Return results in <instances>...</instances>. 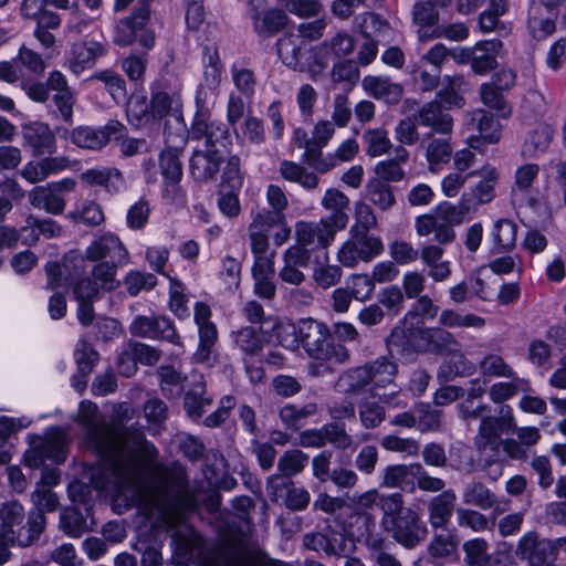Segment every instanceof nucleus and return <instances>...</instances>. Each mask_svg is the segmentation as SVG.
<instances>
[{
	"mask_svg": "<svg viewBox=\"0 0 566 566\" xmlns=\"http://www.w3.org/2000/svg\"><path fill=\"white\" fill-rule=\"evenodd\" d=\"M97 406L88 400L80 405L77 420L85 428L90 444L106 462V481L96 488L106 491L125 506L138 505L148 517L174 530L177 551L188 554L200 545L196 531L185 523V510L191 500L182 470L155 468L156 448L138 430H120L97 420Z\"/></svg>",
	"mask_w": 566,
	"mask_h": 566,
	"instance_id": "obj_1",
	"label": "nucleus"
},
{
	"mask_svg": "<svg viewBox=\"0 0 566 566\" xmlns=\"http://www.w3.org/2000/svg\"><path fill=\"white\" fill-rule=\"evenodd\" d=\"M44 524L45 516L41 513H30L25 522L22 504L6 502L0 507V543L28 547L40 538Z\"/></svg>",
	"mask_w": 566,
	"mask_h": 566,
	"instance_id": "obj_2",
	"label": "nucleus"
},
{
	"mask_svg": "<svg viewBox=\"0 0 566 566\" xmlns=\"http://www.w3.org/2000/svg\"><path fill=\"white\" fill-rule=\"evenodd\" d=\"M228 137V132L222 126L208 128L205 135L192 136L195 139L205 140L202 148L195 149L189 163L190 174L196 180L208 181L219 171Z\"/></svg>",
	"mask_w": 566,
	"mask_h": 566,
	"instance_id": "obj_3",
	"label": "nucleus"
},
{
	"mask_svg": "<svg viewBox=\"0 0 566 566\" xmlns=\"http://www.w3.org/2000/svg\"><path fill=\"white\" fill-rule=\"evenodd\" d=\"M298 337L306 354L314 359L336 364H344L349 359L348 349L333 343L329 329L323 323L311 318L301 321Z\"/></svg>",
	"mask_w": 566,
	"mask_h": 566,
	"instance_id": "obj_4",
	"label": "nucleus"
},
{
	"mask_svg": "<svg viewBox=\"0 0 566 566\" xmlns=\"http://www.w3.org/2000/svg\"><path fill=\"white\" fill-rule=\"evenodd\" d=\"M384 250L380 238L369 235L356 226L349 230V238L337 251V261L345 268H355L359 262H369Z\"/></svg>",
	"mask_w": 566,
	"mask_h": 566,
	"instance_id": "obj_5",
	"label": "nucleus"
},
{
	"mask_svg": "<svg viewBox=\"0 0 566 566\" xmlns=\"http://www.w3.org/2000/svg\"><path fill=\"white\" fill-rule=\"evenodd\" d=\"M419 335L420 338L427 343L423 348L424 350L446 353L458 358L459 366L455 367V370H452L449 364H444L441 366L440 375H446L447 378H451L459 375L471 374L474 370V365L462 354L459 342L451 333L442 328H426L421 329Z\"/></svg>",
	"mask_w": 566,
	"mask_h": 566,
	"instance_id": "obj_6",
	"label": "nucleus"
},
{
	"mask_svg": "<svg viewBox=\"0 0 566 566\" xmlns=\"http://www.w3.org/2000/svg\"><path fill=\"white\" fill-rule=\"evenodd\" d=\"M67 436L65 430L53 428L43 437L35 436L30 440V448L24 453V463L30 468H39L46 460L62 463L65 460Z\"/></svg>",
	"mask_w": 566,
	"mask_h": 566,
	"instance_id": "obj_7",
	"label": "nucleus"
},
{
	"mask_svg": "<svg viewBox=\"0 0 566 566\" xmlns=\"http://www.w3.org/2000/svg\"><path fill=\"white\" fill-rule=\"evenodd\" d=\"M338 222H332L326 218L317 221L301 220L295 223L296 243L292 247H301L310 253L314 250H327L335 241L336 234L344 229Z\"/></svg>",
	"mask_w": 566,
	"mask_h": 566,
	"instance_id": "obj_8",
	"label": "nucleus"
},
{
	"mask_svg": "<svg viewBox=\"0 0 566 566\" xmlns=\"http://www.w3.org/2000/svg\"><path fill=\"white\" fill-rule=\"evenodd\" d=\"M149 19V10L146 6L136 9L129 18L117 22L115 27L114 42L126 46L138 41L144 48L149 49L155 42L151 31L146 28Z\"/></svg>",
	"mask_w": 566,
	"mask_h": 566,
	"instance_id": "obj_9",
	"label": "nucleus"
},
{
	"mask_svg": "<svg viewBox=\"0 0 566 566\" xmlns=\"http://www.w3.org/2000/svg\"><path fill=\"white\" fill-rule=\"evenodd\" d=\"M392 513L396 515L391 520V533L394 538L407 548H412L424 539L427 534L426 526L421 523L416 511L409 507L396 509Z\"/></svg>",
	"mask_w": 566,
	"mask_h": 566,
	"instance_id": "obj_10",
	"label": "nucleus"
},
{
	"mask_svg": "<svg viewBox=\"0 0 566 566\" xmlns=\"http://www.w3.org/2000/svg\"><path fill=\"white\" fill-rule=\"evenodd\" d=\"M247 6L253 30L260 36L269 38L285 28L287 15L282 10L266 8L265 0H248Z\"/></svg>",
	"mask_w": 566,
	"mask_h": 566,
	"instance_id": "obj_11",
	"label": "nucleus"
},
{
	"mask_svg": "<svg viewBox=\"0 0 566 566\" xmlns=\"http://www.w3.org/2000/svg\"><path fill=\"white\" fill-rule=\"evenodd\" d=\"M554 547L553 541L539 539L535 532H527L520 538L515 554L525 559L530 566H552Z\"/></svg>",
	"mask_w": 566,
	"mask_h": 566,
	"instance_id": "obj_12",
	"label": "nucleus"
},
{
	"mask_svg": "<svg viewBox=\"0 0 566 566\" xmlns=\"http://www.w3.org/2000/svg\"><path fill=\"white\" fill-rule=\"evenodd\" d=\"M125 127L117 120H111L105 126L94 128L80 126L70 133L71 142L80 148L98 150L103 148L112 136L120 135Z\"/></svg>",
	"mask_w": 566,
	"mask_h": 566,
	"instance_id": "obj_13",
	"label": "nucleus"
},
{
	"mask_svg": "<svg viewBox=\"0 0 566 566\" xmlns=\"http://www.w3.org/2000/svg\"><path fill=\"white\" fill-rule=\"evenodd\" d=\"M130 333L138 337L161 338L175 345H181L176 328L165 316H137L130 325Z\"/></svg>",
	"mask_w": 566,
	"mask_h": 566,
	"instance_id": "obj_14",
	"label": "nucleus"
},
{
	"mask_svg": "<svg viewBox=\"0 0 566 566\" xmlns=\"http://www.w3.org/2000/svg\"><path fill=\"white\" fill-rule=\"evenodd\" d=\"M515 428V418L510 406L500 409V417H482L479 432L475 438L476 446L482 449L494 446L501 434Z\"/></svg>",
	"mask_w": 566,
	"mask_h": 566,
	"instance_id": "obj_15",
	"label": "nucleus"
},
{
	"mask_svg": "<svg viewBox=\"0 0 566 566\" xmlns=\"http://www.w3.org/2000/svg\"><path fill=\"white\" fill-rule=\"evenodd\" d=\"M85 258L90 261H101L106 258L117 264H128L129 252L122 240L113 234L105 233L91 242L85 250Z\"/></svg>",
	"mask_w": 566,
	"mask_h": 566,
	"instance_id": "obj_16",
	"label": "nucleus"
},
{
	"mask_svg": "<svg viewBox=\"0 0 566 566\" xmlns=\"http://www.w3.org/2000/svg\"><path fill=\"white\" fill-rule=\"evenodd\" d=\"M311 254L307 250L301 247H289L282 253V266L279 270V279L283 284L300 286L305 280L306 275L303 269L307 268Z\"/></svg>",
	"mask_w": 566,
	"mask_h": 566,
	"instance_id": "obj_17",
	"label": "nucleus"
},
{
	"mask_svg": "<svg viewBox=\"0 0 566 566\" xmlns=\"http://www.w3.org/2000/svg\"><path fill=\"white\" fill-rule=\"evenodd\" d=\"M219 90L200 83L196 93V114L191 125V136H201L207 134L208 128L220 126L211 122V109L216 104Z\"/></svg>",
	"mask_w": 566,
	"mask_h": 566,
	"instance_id": "obj_18",
	"label": "nucleus"
},
{
	"mask_svg": "<svg viewBox=\"0 0 566 566\" xmlns=\"http://www.w3.org/2000/svg\"><path fill=\"white\" fill-rule=\"evenodd\" d=\"M22 138L32 149L34 156L56 151V138L49 125L42 122H31L22 126Z\"/></svg>",
	"mask_w": 566,
	"mask_h": 566,
	"instance_id": "obj_19",
	"label": "nucleus"
},
{
	"mask_svg": "<svg viewBox=\"0 0 566 566\" xmlns=\"http://www.w3.org/2000/svg\"><path fill=\"white\" fill-rule=\"evenodd\" d=\"M104 45L97 41H80L72 45L67 65L74 74L91 69L96 60L105 54Z\"/></svg>",
	"mask_w": 566,
	"mask_h": 566,
	"instance_id": "obj_20",
	"label": "nucleus"
},
{
	"mask_svg": "<svg viewBox=\"0 0 566 566\" xmlns=\"http://www.w3.org/2000/svg\"><path fill=\"white\" fill-rule=\"evenodd\" d=\"M308 43L302 35L296 33H286L282 35L276 42V52L282 63L293 70L302 69V59L306 55Z\"/></svg>",
	"mask_w": 566,
	"mask_h": 566,
	"instance_id": "obj_21",
	"label": "nucleus"
},
{
	"mask_svg": "<svg viewBox=\"0 0 566 566\" xmlns=\"http://www.w3.org/2000/svg\"><path fill=\"white\" fill-rule=\"evenodd\" d=\"M444 249L437 244H426L420 249V259L428 269L429 277L441 283L447 281L452 273L451 262L443 259Z\"/></svg>",
	"mask_w": 566,
	"mask_h": 566,
	"instance_id": "obj_22",
	"label": "nucleus"
},
{
	"mask_svg": "<svg viewBox=\"0 0 566 566\" xmlns=\"http://www.w3.org/2000/svg\"><path fill=\"white\" fill-rule=\"evenodd\" d=\"M275 261L271 259H261L253 261L251 274L253 279L254 293L266 300H272L275 296Z\"/></svg>",
	"mask_w": 566,
	"mask_h": 566,
	"instance_id": "obj_23",
	"label": "nucleus"
},
{
	"mask_svg": "<svg viewBox=\"0 0 566 566\" xmlns=\"http://www.w3.org/2000/svg\"><path fill=\"white\" fill-rule=\"evenodd\" d=\"M361 85L369 96L388 104H397L403 93L401 84L392 82L388 76L368 75L363 78Z\"/></svg>",
	"mask_w": 566,
	"mask_h": 566,
	"instance_id": "obj_24",
	"label": "nucleus"
},
{
	"mask_svg": "<svg viewBox=\"0 0 566 566\" xmlns=\"http://www.w3.org/2000/svg\"><path fill=\"white\" fill-rule=\"evenodd\" d=\"M419 472V463L388 465L382 471L380 486L413 491L415 475Z\"/></svg>",
	"mask_w": 566,
	"mask_h": 566,
	"instance_id": "obj_25",
	"label": "nucleus"
},
{
	"mask_svg": "<svg viewBox=\"0 0 566 566\" xmlns=\"http://www.w3.org/2000/svg\"><path fill=\"white\" fill-rule=\"evenodd\" d=\"M480 181L470 189L467 193V198L474 201L476 205H484L491 202L495 197V187L497 185L500 174L491 165H484L480 169H475Z\"/></svg>",
	"mask_w": 566,
	"mask_h": 566,
	"instance_id": "obj_26",
	"label": "nucleus"
},
{
	"mask_svg": "<svg viewBox=\"0 0 566 566\" xmlns=\"http://www.w3.org/2000/svg\"><path fill=\"white\" fill-rule=\"evenodd\" d=\"M250 248L253 261L261 259L275 260V251H270L269 223L262 213H258L249 226Z\"/></svg>",
	"mask_w": 566,
	"mask_h": 566,
	"instance_id": "obj_27",
	"label": "nucleus"
},
{
	"mask_svg": "<svg viewBox=\"0 0 566 566\" xmlns=\"http://www.w3.org/2000/svg\"><path fill=\"white\" fill-rule=\"evenodd\" d=\"M160 172L164 177L165 193L176 197L182 178V165L175 149H166L160 155Z\"/></svg>",
	"mask_w": 566,
	"mask_h": 566,
	"instance_id": "obj_28",
	"label": "nucleus"
},
{
	"mask_svg": "<svg viewBox=\"0 0 566 566\" xmlns=\"http://www.w3.org/2000/svg\"><path fill=\"white\" fill-rule=\"evenodd\" d=\"M82 182L87 186L104 187L109 192H117L124 186L120 171L114 167H95L86 169L80 176Z\"/></svg>",
	"mask_w": 566,
	"mask_h": 566,
	"instance_id": "obj_29",
	"label": "nucleus"
},
{
	"mask_svg": "<svg viewBox=\"0 0 566 566\" xmlns=\"http://www.w3.org/2000/svg\"><path fill=\"white\" fill-rule=\"evenodd\" d=\"M150 116L161 119L171 116L176 120H182V103L180 95L175 92L159 91L154 93L150 99Z\"/></svg>",
	"mask_w": 566,
	"mask_h": 566,
	"instance_id": "obj_30",
	"label": "nucleus"
},
{
	"mask_svg": "<svg viewBox=\"0 0 566 566\" xmlns=\"http://www.w3.org/2000/svg\"><path fill=\"white\" fill-rule=\"evenodd\" d=\"M503 44L499 40H488L473 46L472 70L479 75L486 74L496 67V56Z\"/></svg>",
	"mask_w": 566,
	"mask_h": 566,
	"instance_id": "obj_31",
	"label": "nucleus"
},
{
	"mask_svg": "<svg viewBox=\"0 0 566 566\" xmlns=\"http://www.w3.org/2000/svg\"><path fill=\"white\" fill-rule=\"evenodd\" d=\"M198 336L199 342L197 349L192 355V361L211 367L217 360L214 347L219 336L216 324L199 326Z\"/></svg>",
	"mask_w": 566,
	"mask_h": 566,
	"instance_id": "obj_32",
	"label": "nucleus"
},
{
	"mask_svg": "<svg viewBox=\"0 0 566 566\" xmlns=\"http://www.w3.org/2000/svg\"><path fill=\"white\" fill-rule=\"evenodd\" d=\"M457 501V495L452 490H444L439 495L433 496L429 502V522L432 527H446L449 523Z\"/></svg>",
	"mask_w": 566,
	"mask_h": 566,
	"instance_id": "obj_33",
	"label": "nucleus"
},
{
	"mask_svg": "<svg viewBox=\"0 0 566 566\" xmlns=\"http://www.w3.org/2000/svg\"><path fill=\"white\" fill-rule=\"evenodd\" d=\"M321 206L329 211L331 214L325 217L332 222H338L339 227L346 229L349 217L347 213L349 207L348 197L336 188H328L321 200Z\"/></svg>",
	"mask_w": 566,
	"mask_h": 566,
	"instance_id": "obj_34",
	"label": "nucleus"
},
{
	"mask_svg": "<svg viewBox=\"0 0 566 566\" xmlns=\"http://www.w3.org/2000/svg\"><path fill=\"white\" fill-rule=\"evenodd\" d=\"M539 167L536 164H525L515 171L514 184L511 189V199L515 206H524L530 202L528 191L537 179Z\"/></svg>",
	"mask_w": 566,
	"mask_h": 566,
	"instance_id": "obj_35",
	"label": "nucleus"
},
{
	"mask_svg": "<svg viewBox=\"0 0 566 566\" xmlns=\"http://www.w3.org/2000/svg\"><path fill=\"white\" fill-rule=\"evenodd\" d=\"M421 125L432 128L439 134H448L452 130V118L439 102H430L418 112Z\"/></svg>",
	"mask_w": 566,
	"mask_h": 566,
	"instance_id": "obj_36",
	"label": "nucleus"
},
{
	"mask_svg": "<svg viewBox=\"0 0 566 566\" xmlns=\"http://www.w3.org/2000/svg\"><path fill=\"white\" fill-rule=\"evenodd\" d=\"M438 8H442L436 0H423L415 3L412 9L413 22L419 27V39L427 41L433 35L428 33L427 28L434 25L439 20Z\"/></svg>",
	"mask_w": 566,
	"mask_h": 566,
	"instance_id": "obj_37",
	"label": "nucleus"
},
{
	"mask_svg": "<svg viewBox=\"0 0 566 566\" xmlns=\"http://www.w3.org/2000/svg\"><path fill=\"white\" fill-rule=\"evenodd\" d=\"M528 14V28L534 38L544 39L554 32L557 10L548 12L542 6L532 2Z\"/></svg>",
	"mask_w": 566,
	"mask_h": 566,
	"instance_id": "obj_38",
	"label": "nucleus"
},
{
	"mask_svg": "<svg viewBox=\"0 0 566 566\" xmlns=\"http://www.w3.org/2000/svg\"><path fill=\"white\" fill-rule=\"evenodd\" d=\"M280 175L284 180L298 184L308 191L316 189L319 184L318 176L315 172L291 160H283L280 164Z\"/></svg>",
	"mask_w": 566,
	"mask_h": 566,
	"instance_id": "obj_39",
	"label": "nucleus"
},
{
	"mask_svg": "<svg viewBox=\"0 0 566 566\" xmlns=\"http://www.w3.org/2000/svg\"><path fill=\"white\" fill-rule=\"evenodd\" d=\"M368 366L373 382L370 394H373V397H377L379 396L377 392L378 389L386 388L394 384V379L398 373V366L386 357L378 358L369 363Z\"/></svg>",
	"mask_w": 566,
	"mask_h": 566,
	"instance_id": "obj_40",
	"label": "nucleus"
},
{
	"mask_svg": "<svg viewBox=\"0 0 566 566\" xmlns=\"http://www.w3.org/2000/svg\"><path fill=\"white\" fill-rule=\"evenodd\" d=\"M353 504L357 509L369 510L374 506L381 504L382 510L388 514L400 507L402 504V496L399 493L381 496L377 490H369L363 494L352 499Z\"/></svg>",
	"mask_w": 566,
	"mask_h": 566,
	"instance_id": "obj_41",
	"label": "nucleus"
},
{
	"mask_svg": "<svg viewBox=\"0 0 566 566\" xmlns=\"http://www.w3.org/2000/svg\"><path fill=\"white\" fill-rule=\"evenodd\" d=\"M553 139V129L545 123H537L528 130L524 142L523 153L528 157H535L546 151Z\"/></svg>",
	"mask_w": 566,
	"mask_h": 566,
	"instance_id": "obj_42",
	"label": "nucleus"
},
{
	"mask_svg": "<svg viewBox=\"0 0 566 566\" xmlns=\"http://www.w3.org/2000/svg\"><path fill=\"white\" fill-rule=\"evenodd\" d=\"M306 55L302 59V69L298 72L308 73L312 80H317L328 66V53L323 43L317 45H308Z\"/></svg>",
	"mask_w": 566,
	"mask_h": 566,
	"instance_id": "obj_43",
	"label": "nucleus"
},
{
	"mask_svg": "<svg viewBox=\"0 0 566 566\" xmlns=\"http://www.w3.org/2000/svg\"><path fill=\"white\" fill-rule=\"evenodd\" d=\"M30 202L51 214H61L65 208L63 196L53 190L49 185L35 188L30 193Z\"/></svg>",
	"mask_w": 566,
	"mask_h": 566,
	"instance_id": "obj_44",
	"label": "nucleus"
},
{
	"mask_svg": "<svg viewBox=\"0 0 566 566\" xmlns=\"http://www.w3.org/2000/svg\"><path fill=\"white\" fill-rule=\"evenodd\" d=\"M339 387L347 394H357L371 385V376L368 364L350 368L345 371L338 381Z\"/></svg>",
	"mask_w": 566,
	"mask_h": 566,
	"instance_id": "obj_45",
	"label": "nucleus"
},
{
	"mask_svg": "<svg viewBox=\"0 0 566 566\" xmlns=\"http://www.w3.org/2000/svg\"><path fill=\"white\" fill-rule=\"evenodd\" d=\"M463 553L468 566H488L491 562L489 542L481 537L464 542Z\"/></svg>",
	"mask_w": 566,
	"mask_h": 566,
	"instance_id": "obj_46",
	"label": "nucleus"
},
{
	"mask_svg": "<svg viewBox=\"0 0 566 566\" xmlns=\"http://www.w3.org/2000/svg\"><path fill=\"white\" fill-rule=\"evenodd\" d=\"M479 369L485 377L513 378L515 375L513 367L501 355L494 353L486 354L481 358Z\"/></svg>",
	"mask_w": 566,
	"mask_h": 566,
	"instance_id": "obj_47",
	"label": "nucleus"
},
{
	"mask_svg": "<svg viewBox=\"0 0 566 566\" xmlns=\"http://www.w3.org/2000/svg\"><path fill=\"white\" fill-rule=\"evenodd\" d=\"M67 218L75 223H84L88 227H96L104 222L102 208L92 200L83 201L67 213Z\"/></svg>",
	"mask_w": 566,
	"mask_h": 566,
	"instance_id": "obj_48",
	"label": "nucleus"
},
{
	"mask_svg": "<svg viewBox=\"0 0 566 566\" xmlns=\"http://www.w3.org/2000/svg\"><path fill=\"white\" fill-rule=\"evenodd\" d=\"M452 158V147L447 139L433 138L426 147V159L431 172H436L439 165L448 164Z\"/></svg>",
	"mask_w": 566,
	"mask_h": 566,
	"instance_id": "obj_49",
	"label": "nucleus"
},
{
	"mask_svg": "<svg viewBox=\"0 0 566 566\" xmlns=\"http://www.w3.org/2000/svg\"><path fill=\"white\" fill-rule=\"evenodd\" d=\"M511 381L495 382L490 387L489 396L490 399L500 403L515 396L520 390L524 391L528 389L530 382L524 378H518L515 375L510 378Z\"/></svg>",
	"mask_w": 566,
	"mask_h": 566,
	"instance_id": "obj_50",
	"label": "nucleus"
},
{
	"mask_svg": "<svg viewBox=\"0 0 566 566\" xmlns=\"http://www.w3.org/2000/svg\"><path fill=\"white\" fill-rule=\"evenodd\" d=\"M235 346L247 356H253L263 347L262 335L253 327L247 326L233 333Z\"/></svg>",
	"mask_w": 566,
	"mask_h": 566,
	"instance_id": "obj_51",
	"label": "nucleus"
},
{
	"mask_svg": "<svg viewBox=\"0 0 566 566\" xmlns=\"http://www.w3.org/2000/svg\"><path fill=\"white\" fill-rule=\"evenodd\" d=\"M364 140L367 145L366 153L370 157H380L389 153L392 143L388 137V132L384 128H370L364 134Z\"/></svg>",
	"mask_w": 566,
	"mask_h": 566,
	"instance_id": "obj_52",
	"label": "nucleus"
},
{
	"mask_svg": "<svg viewBox=\"0 0 566 566\" xmlns=\"http://www.w3.org/2000/svg\"><path fill=\"white\" fill-rule=\"evenodd\" d=\"M374 398L371 394L358 405L359 419L366 429L376 428L385 420V409Z\"/></svg>",
	"mask_w": 566,
	"mask_h": 566,
	"instance_id": "obj_53",
	"label": "nucleus"
},
{
	"mask_svg": "<svg viewBox=\"0 0 566 566\" xmlns=\"http://www.w3.org/2000/svg\"><path fill=\"white\" fill-rule=\"evenodd\" d=\"M471 296H475L484 302L495 301L497 290V280L492 275L483 276V269H480L470 277Z\"/></svg>",
	"mask_w": 566,
	"mask_h": 566,
	"instance_id": "obj_54",
	"label": "nucleus"
},
{
	"mask_svg": "<svg viewBox=\"0 0 566 566\" xmlns=\"http://www.w3.org/2000/svg\"><path fill=\"white\" fill-rule=\"evenodd\" d=\"M476 123V129L482 138L490 143L499 140L500 125L493 116L484 109H475L471 113V125Z\"/></svg>",
	"mask_w": 566,
	"mask_h": 566,
	"instance_id": "obj_55",
	"label": "nucleus"
},
{
	"mask_svg": "<svg viewBox=\"0 0 566 566\" xmlns=\"http://www.w3.org/2000/svg\"><path fill=\"white\" fill-rule=\"evenodd\" d=\"M439 322L441 325L450 328H481L485 324L484 318L481 316H478L475 314L462 315L453 310H443L440 314Z\"/></svg>",
	"mask_w": 566,
	"mask_h": 566,
	"instance_id": "obj_56",
	"label": "nucleus"
},
{
	"mask_svg": "<svg viewBox=\"0 0 566 566\" xmlns=\"http://www.w3.org/2000/svg\"><path fill=\"white\" fill-rule=\"evenodd\" d=\"M462 501L467 505L478 506L482 510L490 509L494 502L491 491L480 483L468 484L462 493Z\"/></svg>",
	"mask_w": 566,
	"mask_h": 566,
	"instance_id": "obj_57",
	"label": "nucleus"
},
{
	"mask_svg": "<svg viewBox=\"0 0 566 566\" xmlns=\"http://www.w3.org/2000/svg\"><path fill=\"white\" fill-rule=\"evenodd\" d=\"M188 296L185 285L176 280L170 279L169 287V308L180 319L189 316Z\"/></svg>",
	"mask_w": 566,
	"mask_h": 566,
	"instance_id": "obj_58",
	"label": "nucleus"
},
{
	"mask_svg": "<svg viewBox=\"0 0 566 566\" xmlns=\"http://www.w3.org/2000/svg\"><path fill=\"white\" fill-rule=\"evenodd\" d=\"M123 265L124 264H117L114 261H102L93 268L92 275L96 281V284L98 283L102 289L112 291L119 285V281L117 280V269Z\"/></svg>",
	"mask_w": 566,
	"mask_h": 566,
	"instance_id": "obj_59",
	"label": "nucleus"
},
{
	"mask_svg": "<svg viewBox=\"0 0 566 566\" xmlns=\"http://www.w3.org/2000/svg\"><path fill=\"white\" fill-rule=\"evenodd\" d=\"M494 243L501 249H511L515 245L517 226L509 219L497 220L492 230Z\"/></svg>",
	"mask_w": 566,
	"mask_h": 566,
	"instance_id": "obj_60",
	"label": "nucleus"
},
{
	"mask_svg": "<svg viewBox=\"0 0 566 566\" xmlns=\"http://www.w3.org/2000/svg\"><path fill=\"white\" fill-rule=\"evenodd\" d=\"M480 97L482 103L500 113L503 117L511 115V107L506 104L501 90L492 85L491 83H484L480 87Z\"/></svg>",
	"mask_w": 566,
	"mask_h": 566,
	"instance_id": "obj_61",
	"label": "nucleus"
},
{
	"mask_svg": "<svg viewBox=\"0 0 566 566\" xmlns=\"http://www.w3.org/2000/svg\"><path fill=\"white\" fill-rule=\"evenodd\" d=\"M367 191L370 201L381 210L390 209L396 202L391 187L380 180L370 181Z\"/></svg>",
	"mask_w": 566,
	"mask_h": 566,
	"instance_id": "obj_62",
	"label": "nucleus"
},
{
	"mask_svg": "<svg viewBox=\"0 0 566 566\" xmlns=\"http://www.w3.org/2000/svg\"><path fill=\"white\" fill-rule=\"evenodd\" d=\"M156 284L155 275L136 270L129 271L124 279V285L132 296H136L143 291H150Z\"/></svg>",
	"mask_w": 566,
	"mask_h": 566,
	"instance_id": "obj_63",
	"label": "nucleus"
},
{
	"mask_svg": "<svg viewBox=\"0 0 566 566\" xmlns=\"http://www.w3.org/2000/svg\"><path fill=\"white\" fill-rule=\"evenodd\" d=\"M74 358L78 373L85 377L93 370L97 363L98 353L86 340H80L74 352Z\"/></svg>",
	"mask_w": 566,
	"mask_h": 566,
	"instance_id": "obj_64",
	"label": "nucleus"
}]
</instances>
